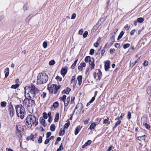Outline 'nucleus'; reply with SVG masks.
<instances>
[{"instance_id":"4","label":"nucleus","mask_w":151,"mask_h":151,"mask_svg":"<svg viewBox=\"0 0 151 151\" xmlns=\"http://www.w3.org/2000/svg\"><path fill=\"white\" fill-rule=\"evenodd\" d=\"M16 114L18 117L22 119L24 117L26 112L25 109L21 104L17 105L15 107Z\"/></svg>"},{"instance_id":"40","label":"nucleus","mask_w":151,"mask_h":151,"mask_svg":"<svg viewBox=\"0 0 151 151\" xmlns=\"http://www.w3.org/2000/svg\"><path fill=\"white\" fill-rule=\"evenodd\" d=\"M43 116L45 119H46L48 118L47 114L45 112L43 113Z\"/></svg>"},{"instance_id":"10","label":"nucleus","mask_w":151,"mask_h":151,"mask_svg":"<svg viewBox=\"0 0 151 151\" xmlns=\"http://www.w3.org/2000/svg\"><path fill=\"white\" fill-rule=\"evenodd\" d=\"M83 108V106L82 104L81 103H78L76 106L75 110L76 109H78V111L80 112L82 110Z\"/></svg>"},{"instance_id":"35","label":"nucleus","mask_w":151,"mask_h":151,"mask_svg":"<svg viewBox=\"0 0 151 151\" xmlns=\"http://www.w3.org/2000/svg\"><path fill=\"white\" fill-rule=\"evenodd\" d=\"M130 46V44L129 43H127L124 44L123 46V48L125 49L128 47Z\"/></svg>"},{"instance_id":"9","label":"nucleus","mask_w":151,"mask_h":151,"mask_svg":"<svg viewBox=\"0 0 151 151\" xmlns=\"http://www.w3.org/2000/svg\"><path fill=\"white\" fill-rule=\"evenodd\" d=\"M105 19L103 18H101L98 21V22L96 23V26L93 27V29H96L103 22Z\"/></svg>"},{"instance_id":"48","label":"nucleus","mask_w":151,"mask_h":151,"mask_svg":"<svg viewBox=\"0 0 151 151\" xmlns=\"http://www.w3.org/2000/svg\"><path fill=\"white\" fill-rule=\"evenodd\" d=\"M115 49L114 48L113 49H110V52L111 54H113L114 53L115 51Z\"/></svg>"},{"instance_id":"50","label":"nucleus","mask_w":151,"mask_h":151,"mask_svg":"<svg viewBox=\"0 0 151 151\" xmlns=\"http://www.w3.org/2000/svg\"><path fill=\"white\" fill-rule=\"evenodd\" d=\"M130 27V26H129L128 24H127L124 27V28L127 30H128Z\"/></svg>"},{"instance_id":"63","label":"nucleus","mask_w":151,"mask_h":151,"mask_svg":"<svg viewBox=\"0 0 151 151\" xmlns=\"http://www.w3.org/2000/svg\"><path fill=\"white\" fill-rule=\"evenodd\" d=\"M83 32V29H81L79 31V34L80 35H81L82 34Z\"/></svg>"},{"instance_id":"51","label":"nucleus","mask_w":151,"mask_h":151,"mask_svg":"<svg viewBox=\"0 0 151 151\" xmlns=\"http://www.w3.org/2000/svg\"><path fill=\"white\" fill-rule=\"evenodd\" d=\"M66 96L65 95H63V97L62 98V100L63 101H65V100H66Z\"/></svg>"},{"instance_id":"59","label":"nucleus","mask_w":151,"mask_h":151,"mask_svg":"<svg viewBox=\"0 0 151 151\" xmlns=\"http://www.w3.org/2000/svg\"><path fill=\"white\" fill-rule=\"evenodd\" d=\"M115 46L117 48H119L120 47V45L118 43H116L115 45Z\"/></svg>"},{"instance_id":"19","label":"nucleus","mask_w":151,"mask_h":151,"mask_svg":"<svg viewBox=\"0 0 151 151\" xmlns=\"http://www.w3.org/2000/svg\"><path fill=\"white\" fill-rule=\"evenodd\" d=\"M145 135H144L138 137H137L138 139L140 141L145 140Z\"/></svg>"},{"instance_id":"21","label":"nucleus","mask_w":151,"mask_h":151,"mask_svg":"<svg viewBox=\"0 0 151 151\" xmlns=\"http://www.w3.org/2000/svg\"><path fill=\"white\" fill-rule=\"evenodd\" d=\"M96 126V124L95 123H92L90 125V127L88 128V129H90L92 130Z\"/></svg>"},{"instance_id":"11","label":"nucleus","mask_w":151,"mask_h":151,"mask_svg":"<svg viewBox=\"0 0 151 151\" xmlns=\"http://www.w3.org/2000/svg\"><path fill=\"white\" fill-rule=\"evenodd\" d=\"M89 64L91 66V69H94L95 66V64L94 63V59L93 58H91V60L89 62Z\"/></svg>"},{"instance_id":"64","label":"nucleus","mask_w":151,"mask_h":151,"mask_svg":"<svg viewBox=\"0 0 151 151\" xmlns=\"http://www.w3.org/2000/svg\"><path fill=\"white\" fill-rule=\"evenodd\" d=\"M41 96L43 98H45L46 96V93L45 92H43L42 94V95Z\"/></svg>"},{"instance_id":"41","label":"nucleus","mask_w":151,"mask_h":151,"mask_svg":"<svg viewBox=\"0 0 151 151\" xmlns=\"http://www.w3.org/2000/svg\"><path fill=\"white\" fill-rule=\"evenodd\" d=\"M88 32L87 31H86L83 34V37L84 38L86 37L88 35Z\"/></svg>"},{"instance_id":"26","label":"nucleus","mask_w":151,"mask_h":151,"mask_svg":"<svg viewBox=\"0 0 151 151\" xmlns=\"http://www.w3.org/2000/svg\"><path fill=\"white\" fill-rule=\"evenodd\" d=\"M115 120H118V121L116 122V124H117V125L120 124H121V121L120 120L119 118V116L117 117Z\"/></svg>"},{"instance_id":"28","label":"nucleus","mask_w":151,"mask_h":151,"mask_svg":"<svg viewBox=\"0 0 151 151\" xmlns=\"http://www.w3.org/2000/svg\"><path fill=\"white\" fill-rule=\"evenodd\" d=\"M91 58L90 56H87L86 57L85 59V61L87 63L89 62L90 60H91Z\"/></svg>"},{"instance_id":"55","label":"nucleus","mask_w":151,"mask_h":151,"mask_svg":"<svg viewBox=\"0 0 151 151\" xmlns=\"http://www.w3.org/2000/svg\"><path fill=\"white\" fill-rule=\"evenodd\" d=\"M64 103V105L65 106H67L68 105L69 102L65 100V101H63Z\"/></svg>"},{"instance_id":"24","label":"nucleus","mask_w":151,"mask_h":151,"mask_svg":"<svg viewBox=\"0 0 151 151\" xmlns=\"http://www.w3.org/2000/svg\"><path fill=\"white\" fill-rule=\"evenodd\" d=\"M124 34V32H123V31H122L120 33L118 37L117 38V40H119L120 39H121L122 36H123V35Z\"/></svg>"},{"instance_id":"5","label":"nucleus","mask_w":151,"mask_h":151,"mask_svg":"<svg viewBox=\"0 0 151 151\" xmlns=\"http://www.w3.org/2000/svg\"><path fill=\"white\" fill-rule=\"evenodd\" d=\"M48 79V76L46 73H40L37 77V84H41L46 83Z\"/></svg>"},{"instance_id":"61","label":"nucleus","mask_w":151,"mask_h":151,"mask_svg":"<svg viewBox=\"0 0 151 151\" xmlns=\"http://www.w3.org/2000/svg\"><path fill=\"white\" fill-rule=\"evenodd\" d=\"M114 147L112 146L110 147L109 149L107 150L106 151H110L112 149H114Z\"/></svg>"},{"instance_id":"25","label":"nucleus","mask_w":151,"mask_h":151,"mask_svg":"<svg viewBox=\"0 0 151 151\" xmlns=\"http://www.w3.org/2000/svg\"><path fill=\"white\" fill-rule=\"evenodd\" d=\"M55 126L53 124L51 125L50 127V130L52 131H54L55 130Z\"/></svg>"},{"instance_id":"32","label":"nucleus","mask_w":151,"mask_h":151,"mask_svg":"<svg viewBox=\"0 0 151 151\" xmlns=\"http://www.w3.org/2000/svg\"><path fill=\"white\" fill-rule=\"evenodd\" d=\"M143 125H144L146 129H150V126L148 124L146 123H143Z\"/></svg>"},{"instance_id":"33","label":"nucleus","mask_w":151,"mask_h":151,"mask_svg":"<svg viewBox=\"0 0 151 151\" xmlns=\"http://www.w3.org/2000/svg\"><path fill=\"white\" fill-rule=\"evenodd\" d=\"M59 104L58 102H55L53 104V106L54 108H57L59 106Z\"/></svg>"},{"instance_id":"39","label":"nucleus","mask_w":151,"mask_h":151,"mask_svg":"<svg viewBox=\"0 0 151 151\" xmlns=\"http://www.w3.org/2000/svg\"><path fill=\"white\" fill-rule=\"evenodd\" d=\"M47 43L46 42H44L43 43V46L44 48H46L47 47Z\"/></svg>"},{"instance_id":"54","label":"nucleus","mask_w":151,"mask_h":151,"mask_svg":"<svg viewBox=\"0 0 151 151\" xmlns=\"http://www.w3.org/2000/svg\"><path fill=\"white\" fill-rule=\"evenodd\" d=\"M135 29H134L132 30L130 32V35H133L134 34V33L135 32Z\"/></svg>"},{"instance_id":"3","label":"nucleus","mask_w":151,"mask_h":151,"mask_svg":"<svg viewBox=\"0 0 151 151\" xmlns=\"http://www.w3.org/2000/svg\"><path fill=\"white\" fill-rule=\"evenodd\" d=\"M28 98H25L23 101V105L27 108L28 111L30 114L33 113L34 107L35 106V99Z\"/></svg>"},{"instance_id":"20","label":"nucleus","mask_w":151,"mask_h":151,"mask_svg":"<svg viewBox=\"0 0 151 151\" xmlns=\"http://www.w3.org/2000/svg\"><path fill=\"white\" fill-rule=\"evenodd\" d=\"M105 69L107 71L110 68L109 64L108 62H106L104 65Z\"/></svg>"},{"instance_id":"42","label":"nucleus","mask_w":151,"mask_h":151,"mask_svg":"<svg viewBox=\"0 0 151 151\" xmlns=\"http://www.w3.org/2000/svg\"><path fill=\"white\" fill-rule=\"evenodd\" d=\"M56 79L58 81H61L62 80V78L58 76H56Z\"/></svg>"},{"instance_id":"1","label":"nucleus","mask_w":151,"mask_h":151,"mask_svg":"<svg viewBox=\"0 0 151 151\" xmlns=\"http://www.w3.org/2000/svg\"><path fill=\"white\" fill-rule=\"evenodd\" d=\"M25 96L29 97L30 99H36L37 95L40 92L39 90L33 84L30 86H26L24 88Z\"/></svg>"},{"instance_id":"31","label":"nucleus","mask_w":151,"mask_h":151,"mask_svg":"<svg viewBox=\"0 0 151 151\" xmlns=\"http://www.w3.org/2000/svg\"><path fill=\"white\" fill-rule=\"evenodd\" d=\"M19 86V85L18 84L13 85L12 86L11 88H12L16 89Z\"/></svg>"},{"instance_id":"18","label":"nucleus","mask_w":151,"mask_h":151,"mask_svg":"<svg viewBox=\"0 0 151 151\" xmlns=\"http://www.w3.org/2000/svg\"><path fill=\"white\" fill-rule=\"evenodd\" d=\"M59 118V114L58 113H57L55 115L54 121L56 122H58Z\"/></svg>"},{"instance_id":"6","label":"nucleus","mask_w":151,"mask_h":151,"mask_svg":"<svg viewBox=\"0 0 151 151\" xmlns=\"http://www.w3.org/2000/svg\"><path fill=\"white\" fill-rule=\"evenodd\" d=\"M60 85L57 86L56 84H54L52 85H48L47 87V89L49 91L50 93H54L56 94L58 90L60 89Z\"/></svg>"},{"instance_id":"36","label":"nucleus","mask_w":151,"mask_h":151,"mask_svg":"<svg viewBox=\"0 0 151 151\" xmlns=\"http://www.w3.org/2000/svg\"><path fill=\"white\" fill-rule=\"evenodd\" d=\"M65 91H66V93H65V94H69V92L71 91V89L70 88L68 87H67L66 90H65Z\"/></svg>"},{"instance_id":"45","label":"nucleus","mask_w":151,"mask_h":151,"mask_svg":"<svg viewBox=\"0 0 151 151\" xmlns=\"http://www.w3.org/2000/svg\"><path fill=\"white\" fill-rule=\"evenodd\" d=\"M94 50L91 49L90 50L89 54L90 55H93L94 53Z\"/></svg>"},{"instance_id":"52","label":"nucleus","mask_w":151,"mask_h":151,"mask_svg":"<svg viewBox=\"0 0 151 151\" xmlns=\"http://www.w3.org/2000/svg\"><path fill=\"white\" fill-rule=\"evenodd\" d=\"M115 35H113L111 38V42L113 43L115 40Z\"/></svg>"},{"instance_id":"56","label":"nucleus","mask_w":151,"mask_h":151,"mask_svg":"<svg viewBox=\"0 0 151 151\" xmlns=\"http://www.w3.org/2000/svg\"><path fill=\"white\" fill-rule=\"evenodd\" d=\"M99 43L98 42H96L94 44V46L96 47H98L99 45Z\"/></svg>"},{"instance_id":"43","label":"nucleus","mask_w":151,"mask_h":151,"mask_svg":"<svg viewBox=\"0 0 151 151\" xmlns=\"http://www.w3.org/2000/svg\"><path fill=\"white\" fill-rule=\"evenodd\" d=\"M28 9V7L27 6V4H25L24 6L23 7V9L24 10H26Z\"/></svg>"},{"instance_id":"16","label":"nucleus","mask_w":151,"mask_h":151,"mask_svg":"<svg viewBox=\"0 0 151 151\" xmlns=\"http://www.w3.org/2000/svg\"><path fill=\"white\" fill-rule=\"evenodd\" d=\"M67 72V70L65 68H62L61 70V73L63 76H65Z\"/></svg>"},{"instance_id":"49","label":"nucleus","mask_w":151,"mask_h":151,"mask_svg":"<svg viewBox=\"0 0 151 151\" xmlns=\"http://www.w3.org/2000/svg\"><path fill=\"white\" fill-rule=\"evenodd\" d=\"M76 16V14L75 13H73L72 15L71 19H74L75 18Z\"/></svg>"},{"instance_id":"12","label":"nucleus","mask_w":151,"mask_h":151,"mask_svg":"<svg viewBox=\"0 0 151 151\" xmlns=\"http://www.w3.org/2000/svg\"><path fill=\"white\" fill-rule=\"evenodd\" d=\"M76 77L74 76H73L72 77L71 80V83L73 84V86L75 87L77 83V81L75 80Z\"/></svg>"},{"instance_id":"47","label":"nucleus","mask_w":151,"mask_h":151,"mask_svg":"<svg viewBox=\"0 0 151 151\" xmlns=\"http://www.w3.org/2000/svg\"><path fill=\"white\" fill-rule=\"evenodd\" d=\"M92 142V141L91 140H88L87 141V142H86L85 143L86 145H88L90 144Z\"/></svg>"},{"instance_id":"13","label":"nucleus","mask_w":151,"mask_h":151,"mask_svg":"<svg viewBox=\"0 0 151 151\" xmlns=\"http://www.w3.org/2000/svg\"><path fill=\"white\" fill-rule=\"evenodd\" d=\"M137 62V60L134 58L130 60V66L132 67H133L136 64Z\"/></svg>"},{"instance_id":"29","label":"nucleus","mask_w":151,"mask_h":151,"mask_svg":"<svg viewBox=\"0 0 151 151\" xmlns=\"http://www.w3.org/2000/svg\"><path fill=\"white\" fill-rule=\"evenodd\" d=\"M144 20V19L142 17L138 18L137 19V21L139 23L143 22Z\"/></svg>"},{"instance_id":"46","label":"nucleus","mask_w":151,"mask_h":151,"mask_svg":"<svg viewBox=\"0 0 151 151\" xmlns=\"http://www.w3.org/2000/svg\"><path fill=\"white\" fill-rule=\"evenodd\" d=\"M51 133L50 132H47L46 134V138H48L51 136Z\"/></svg>"},{"instance_id":"30","label":"nucleus","mask_w":151,"mask_h":151,"mask_svg":"<svg viewBox=\"0 0 151 151\" xmlns=\"http://www.w3.org/2000/svg\"><path fill=\"white\" fill-rule=\"evenodd\" d=\"M78 60H75L74 61V63L72 64V65L71 66V68L72 69H73L75 68V66L76 65V63L78 61Z\"/></svg>"},{"instance_id":"7","label":"nucleus","mask_w":151,"mask_h":151,"mask_svg":"<svg viewBox=\"0 0 151 151\" xmlns=\"http://www.w3.org/2000/svg\"><path fill=\"white\" fill-rule=\"evenodd\" d=\"M16 128V134L18 137V138L20 139L22 137V132L21 130V126L17 125Z\"/></svg>"},{"instance_id":"38","label":"nucleus","mask_w":151,"mask_h":151,"mask_svg":"<svg viewBox=\"0 0 151 151\" xmlns=\"http://www.w3.org/2000/svg\"><path fill=\"white\" fill-rule=\"evenodd\" d=\"M55 63V60H52L50 61L49 62V64L50 65H53Z\"/></svg>"},{"instance_id":"8","label":"nucleus","mask_w":151,"mask_h":151,"mask_svg":"<svg viewBox=\"0 0 151 151\" xmlns=\"http://www.w3.org/2000/svg\"><path fill=\"white\" fill-rule=\"evenodd\" d=\"M8 111L10 116L12 117L14 114V110L12 104H10L8 106Z\"/></svg>"},{"instance_id":"22","label":"nucleus","mask_w":151,"mask_h":151,"mask_svg":"<svg viewBox=\"0 0 151 151\" xmlns=\"http://www.w3.org/2000/svg\"><path fill=\"white\" fill-rule=\"evenodd\" d=\"M109 119L107 117V119H105L104 120L103 122L104 124L107 123L108 124H110V122L109 121Z\"/></svg>"},{"instance_id":"23","label":"nucleus","mask_w":151,"mask_h":151,"mask_svg":"<svg viewBox=\"0 0 151 151\" xmlns=\"http://www.w3.org/2000/svg\"><path fill=\"white\" fill-rule=\"evenodd\" d=\"M36 135L35 136V137L34 135H33L31 134L30 136H28L27 137V139L28 140L31 139V140L34 141V140L33 139L34 138H35L36 137Z\"/></svg>"},{"instance_id":"57","label":"nucleus","mask_w":151,"mask_h":151,"mask_svg":"<svg viewBox=\"0 0 151 151\" xmlns=\"http://www.w3.org/2000/svg\"><path fill=\"white\" fill-rule=\"evenodd\" d=\"M148 62L147 61H144L143 64L145 66H147L148 64Z\"/></svg>"},{"instance_id":"17","label":"nucleus","mask_w":151,"mask_h":151,"mask_svg":"<svg viewBox=\"0 0 151 151\" xmlns=\"http://www.w3.org/2000/svg\"><path fill=\"white\" fill-rule=\"evenodd\" d=\"M81 130V128H80V126H79L78 127H77L75 129V135H76L78 134V132H79Z\"/></svg>"},{"instance_id":"60","label":"nucleus","mask_w":151,"mask_h":151,"mask_svg":"<svg viewBox=\"0 0 151 151\" xmlns=\"http://www.w3.org/2000/svg\"><path fill=\"white\" fill-rule=\"evenodd\" d=\"M95 96L93 97L90 100V101H90V103H92L95 100Z\"/></svg>"},{"instance_id":"37","label":"nucleus","mask_w":151,"mask_h":151,"mask_svg":"<svg viewBox=\"0 0 151 151\" xmlns=\"http://www.w3.org/2000/svg\"><path fill=\"white\" fill-rule=\"evenodd\" d=\"M38 142L39 143H41L42 142V137L41 136H40L38 139Z\"/></svg>"},{"instance_id":"44","label":"nucleus","mask_w":151,"mask_h":151,"mask_svg":"<svg viewBox=\"0 0 151 151\" xmlns=\"http://www.w3.org/2000/svg\"><path fill=\"white\" fill-rule=\"evenodd\" d=\"M131 113L130 111H128V114H127V118L128 119H131Z\"/></svg>"},{"instance_id":"2","label":"nucleus","mask_w":151,"mask_h":151,"mask_svg":"<svg viewBox=\"0 0 151 151\" xmlns=\"http://www.w3.org/2000/svg\"><path fill=\"white\" fill-rule=\"evenodd\" d=\"M24 122L27 127L30 128L32 126L35 127L38 124V119L34 115L30 114L26 117Z\"/></svg>"},{"instance_id":"53","label":"nucleus","mask_w":151,"mask_h":151,"mask_svg":"<svg viewBox=\"0 0 151 151\" xmlns=\"http://www.w3.org/2000/svg\"><path fill=\"white\" fill-rule=\"evenodd\" d=\"M47 116H49L48 121L50 120V119H51V113L50 112H48Z\"/></svg>"},{"instance_id":"27","label":"nucleus","mask_w":151,"mask_h":151,"mask_svg":"<svg viewBox=\"0 0 151 151\" xmlns=\"http://www.w3.org/2000/svg\"><path fill=\"white\" fill-rule=\"evenodd\" d=\"M147 92L149 94H151V86H149L147 89Z\"/></svg>"},{"instance_id":"14","label":"nucleus","mask_w":151,"mask_h":151,"mask_svg":"<svg viewBox=\"0 0 151 151\" xmlns=\"http://www.w3.org/2000/svg\"><path fill=\"white\" fill-rule=\"evenodd\" d=\"M40 122L43 127H45L46 126L47 124L45 123V121L43 117H41L40 118Z\"/></svg>"},{"instance_id":"34","label":"nucleus","mask_w":151,"mask_h":151,"mask_svg":"<svg viewBox=\"0 0 151 151\" xmlns=\"http://www.w3.org/2000/svg\"><path fill=\"white\" fill-rule=\"evenodd\" d=\"M6 104V103L5 101H2L1 103V105L2 107H5Z\"/></svg>"},{"instance_id":"58","label":"nucleus","mask_w":151,"mask_h":151,"mask_svg":"<svg viewBox=\"0 0 151 151\" xmlns=\"http://www.w3.org/2000/svg\"><path fill=\"white\" fill-rule=\"evenodd\" d=\"M9 68L8 67L6 68L4 70V73H5L6 72H9Z\"/></svg>"},{"instance_id":"62","label":"nucleus","mask_w":151,"mask_h":151,"mask_svg":"<svg viewBox=\"0 0 151 151\" xmlns=\"http://www.w3.org/2000/svg\"><path fill=\"white\" fill-rule=\"evenodd\" d=\"M75 99V97H72L71 100V104H73L74 103V100Z\"/></svg>"},{"instance_id":"15","label":"nucleus","mask_w":151,"mask_h":151,"mask_svg":"<svg viewBox=\"0 0 151 151\" xmlns=\"http://www.w3.org/2000/svg\"><path fill=\"white\" fill-rule=\"evenodd\" d=\"M77 79L78 81V84L79 85H81L82 80V76H78L77 77Z\"/></svg>"}]
</instances>
